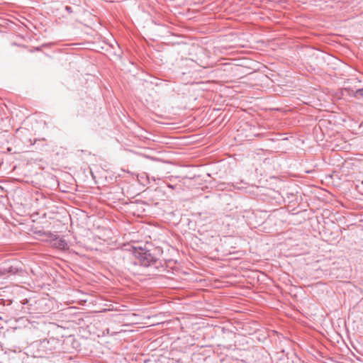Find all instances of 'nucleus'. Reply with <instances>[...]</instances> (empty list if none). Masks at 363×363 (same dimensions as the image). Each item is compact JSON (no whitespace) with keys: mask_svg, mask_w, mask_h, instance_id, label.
I'll list each match as a JSON object with an SVG mask.
<instances>
[{"mask_svg":"<svg viewBox=\"0 0 363 363\" xmlns=\"http://www.w3.org/2000/svg\"><path fill=\"white\" fill-rule=\"evenodd\" d=\"M58 341L55 338L44 339L32 342L28 347V354L34 358H48L54 354Z\"/></svg>","mask_w":363,"mask_h":363,"instance_id":"2","label":"nucleus"},{"mask_svg":"<svg viewBox=\"0 0 363 363\" xmlns=\"http://www.w3.org/2000/svg\"><path fill=\"white\" fill-rule=\"evenodd\" d=\"M247 184L243 180H240V182H236L233 184V186L238 189H243L245 188V185Z\"/></svg>","mask_w":363,"mask_h":363,"instance_id":"6","label":"nucleus"},{"mask_svg":"<svg viewBox=\"0 0 363 363\" xmlns=\"http://www.w3.org/2000/svg\"><path fill=\"white\" fill-rule=\"evenodd\" d=\"M0 320H2V317L1 316H0Z\"/></svg>","mask_w":363,"mask_h":363,"instance_id":"10","label":"nucleus"},{"mask_svg":"<svg viewBox=\"0 0 363 363\" xmlns=\"http://www.w3.org/2000/svg\"><path fill=\"white\" fill-rule=\"evenodd\" d=\"M65 10L66 11H67L69 13H71L73 12L72 11V8L71 6H65Z\"/></svg>","mask_w":363,"mask_h":363,"instance_id":"7","label":"nucleus"},{"mask_svg":"<svg viewBox=\"0 0 363 363\" xmlns=\"http://www.w3.org/2000/svg\"><path fill=\"white\" fill-rule=\"evenodd\" d=\"M350 95L357 99H363V88L352 91V93L350 94Z\"/></svg>","mask_w":363,"mask_h":363,"instance_id":"5","label":"nucleus"},{"mask_svg":"<svg viewBox=\"0 0 363 363\" xmlns=\"http://www.w3.org/2000/svg\"><path fill=\"white\" fill-rule=\"evenodd\" d=\"M133 259L126 264L127 269L135 275L155 276L165 270L164 264L150 250L134 248Z\"/></svg>","mask_w":363,"mask_h":363,"instance_id":"1","label":"nucleus"},{"mask_svg":"<svg viewBox=\"0 0 363 363\" xmlns=\"http://www.w3.org/2000/svg\"><path fill=\"white\" fill-rule=\"evenodd\" d=\"M22 271V268L18 265L11 264L10 262H6L0 267V275L9 277L20 274Z\"/></svg>","mask_w":363,"mask_h":363,"instance_id":"3","label":"nucleus"},{"mask_svg":"<svg viewBox=\"0 0 363 363\" xmlns=\"http://www.w3.org/2000/svg\"><path fill=\"white\" fill-rule=\"evenodd\" d=\"M25 311H27L28 313H30L29 308H24Z\"/></svg>","mask_w":363,"mask_h":363,"instance_id":"9","label":"nucleus"},{"mask_svg":"<svg viewBox=\"0 0 363 363\" xmlns=\"http://www.w3.org/2000/svg\"><path fill=\"white\" fill-rule=\"evenodd\" d=\"M28 302H29V301H28L27 298H25V299H23V300L21 301V303H22V304H23V305H26V304L28 303Z\"/></svg>","mask_w":363,"mask_h":363,"instance_id":"8","label":"nucleus"},{"mask_svg":"<svg viewBox=\"0 0 363 363\" xmlns=\"http://www.w3.org/2000/svg\"><path fill=\"white\" fill-rule=\"evenodd\" d=\"M53 245L60 249H65L67 247L66 241L60 238H56L53 240Z\"/></svg>","mask_w":363,"mask_h":363,"instance_id":"4","label":"nucleus"}]
</instances>
